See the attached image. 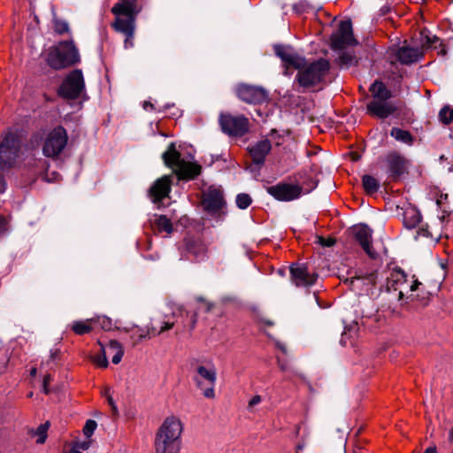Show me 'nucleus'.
<instances>
[{
	"mask_svg": "<svg viewBox=\"0 0 453 453\" xmlns=\"http://www.w3.org/2000/svg\"><path fill=\"white\" fill-rule=\"evenodd\" d=\"M138 0H119L111 8L115 19L112 22V27L119 33L125 35V48L133 47V39L135 31V20L137 15L142 11V7L137 3Z\"/></svg>",
	"mask_w": 453,
	"mask_h": 453,
	"instance_id": "f257e3e1",
	"label": "nucleus"
},
{
	"mask_svg": "<svg viewBox=\"0 0 453 453\" xmlns=\"http://www.w3.org/2000/svg\"><path fill=\"white\" fill-rule=\"evenodd\" d=\"M182 430V423L179 418L174 416L166 418L156 435V453H179Z\"/></svg>",
	"mask_w": 453,
	"mask_h": 453,
	"instance_id": "f03ea898",
	"label": "nucleus"
},
{
	"mask_svg": "<svg viewBox=\"0 0 453 453\" xmlns=\"http://www.w3.org/2000/svg\"><path fill=\"white\" fill-rule=\"evenodd\" d=\"M24 137L17 130L11 128L0 136V171L13 167L19 159L24 145Z\"/></svg>",
	"mask_w": 453,
	"mask_h": 453,
	"instance_id": "7ed1b4c3",
	"label": "nucleus"
},
{
	"mask_svg": "<svg viewBox=\"0 0 453 453\" xmlns=\"http://www.w3.org/2000/svg\"><path fill=\"white\" fill-rule=\"evenodd\" d=\"M370 91L372 100L367 104V112L379 119H386L396 111V107L388 101L392 96L391 91L380 81H374Z\"/></svg>",
	"mask_w": 453,
	"mask_h": 453,
	"instance_id": "20e7f679",
	"label": "nucleus"
},
{
	"mask_svg": "<svg viewBox=\"0 0 453 453\" xmlns=\"http://www.w3.org/2000/svg\"><path fill=\"white\" fill-rule=\"evenodd\" d=\"M162 157L165 164L173 169V173L179 180H193L201 173L202 167L200 165L187 162L180 158V153L176 150L174 143L168 146Z\"/></svg>",
	"mask_w": 453,
	"mask_h": 453,
	"instance_id": "39448f33",
	"label": "nucleus"
},
{
	"mask_svg": "<svg viewBox=\"0 0 453 453\" xmlns=\"http://www.w3.org/2000/svg\"><path fill=\"white\" fill-rule=\"evenodd\" d=\"M46 61L53 69L60 70L80 62V56L73 42H61L48 50Z\"/></svg>",
	"mask_w": 453,
	"mask_h": 453,
	"instance_id": "423d86ee",
	"label": "nucleus"
},
{
	"mask_svg": "<svg viewBox=\"0 0 453 453\" xmlns=\"http://www.w3.org/2000/svg\"><path fill=\"white\" fill-rule=\"evenodd\" d=\"M328 70L329 62L321 58L299 69L296 81L301 87L308 88L319 84L324 79Z\"/></svg>",
	"mask_w": 453,
	"mask_h": 453,
	"instance_id": "0eeeda50",
	"label": "nucleus"
},
{
	"mask_svg": "<svg viewBox=\"0 0 453 453\" xmlns=\"http://www.w3.org/2000/svg\"><path fill=\"white\" fill-rule=\"evenodd\" d=\"M185 313L187 316L189 314L188 311H185L182 305H175L173 306L168 312H165L163 314L162 319L160 321L161 326L157 331V328L153 326H147L146 330L141 329V333L138 335V338L134 341V345H136L142 340L150 338L151 336L158 335L162 333L169 331L172 329L175 324L173 319L178 316H182Z\"/></svg>",
	"mask_w": 453,
	"mask_h": 453,
	"instance_id": "6e6552de",
	"label": "nucleus"
},
{
	"mask_svg": "<svg viewBox=\"0 0 453 453\" xmlns=\"http://www.w3.org/2000/svg\"><path fill=\"white\" fill-rule=\"evenodd\" d=\"M193 380L196 387L203 391L204 397L208 399L215 397L214 387L217 380V371L213 365H198L196 367Z\"/></svg>",
	"mask_w": 453,
	"mask_h": 453,
	"instance_id": "1a4fd4ad",
	"label": "nucleus"
},
{
	"mask_svg": "<svg viewBox=\"0 0 453 453\" xmlns=\"http://www.w3.org/2000/svg\"><path fill=\"white\" fill-rule=\"evenodd\" d=\"M67 142L66 130L58 126L47 134L42 144V154L47 157L57 158L63 152Z\"/></svg>",
	"mask_w": 453,
	"mask_h": 453,
	"instance_id": "9d476101",
	"label": "nucleus"
},
{
	"mask_svg": "<svg viewBox=\"0 0 453 453\" xmlns=\"http://www.w3.org/2000/svg\"><path fill=\"white\" fill-rule=\"evenodd\" d=\"M202 206L210 216L222 219L226 214L223 191L219 188L210 187L203 193Z\"/></svg>",
	"mask_w": 453,
	"mask_h": 453,
	"instance_id": "9b49d317",
	"label": "nucleus"
},
{
	"mask_svg": "<svg viewBox=\"0 0 453 453\" xmlns=\"http://www.w3.org/2000/svg\"><path fill=\"white\" fill-rule=\"evenodd\" d=\"M219 121L221 130L230 136H243L250 129L249 119L242 115L221 113Z\"/></svg>",
	"mask_w": 453,
	"mask_h": 453,
	"instance_id": "f8f14e48",
	"label": "nucleus"
},
{
	"mask_svg": "<svg viewBox=\"0 0 453 453\" xmlns=\"http://www.w3.org/2000/svg\"><path fill=\"white\" fill-rule=\"evenodd\" d=\"M85 88L84 78L81 70L72 71L64 80L58 89V94L68 99H75L80 96Z\"/></svg>",
	"mask_w": 453,
	"mask_h": 453,
	"instance_id": "ddd939ff",
	"label": "nucleus"
},
{
	"mask_svg": "<svg viewBox=\"0 0 453 453\" xmlns=\"http://www.w3.org/2000/svg\"><path fill=\"white\" fill-rule=\"evenodd\" d=\"M352 34V23L350 20H343L339 24V29L331 35V48L342 50L349 45L356 44Z\"/></svg>",
	"mask_w": 453,
	"mask_h": 453,
	"instance_id": "4468645a",
	"label": "nucleus"
},
{
	"mask_svg": "<svg viewBox=\"0 0 453 453\" xmlns=\"http://www.w3.org/2000/svg\"><path fill=\"white\" fill-rule=\"evenodd\" d=\"M267 192L279 201L289 202L300 197L303 188L297 184L281 182L267 188Z\"/></svg>",
	"mask_w": 453,
	"mask_h": 453,
	"instance_id": "2eb2a0df",
	"label": "nucleus"
},
{
	"mask_svg": "<svg viewBox=\"0 0 453 453\" xmlns=\"http://www.w3.org/2000/svg\"><path fill=\"white\" fill-rule=\"evenodd\" d=\"M237 96L248 104H261L267 99L266 91L259 87L250 85H239L236 88Z\"/></svg>",
	"mask_w": 453,
	"mask_h": 453,
	"instance_id": "dca6fc26",
	"label": "nucleus"
},
{
	"mask_svg": "<svg viewBox=\"0 0 453 453\" xmlns=\"http://www.w3.org/2000/svg\"><path fill=\"white\" fill-rule=\"evenodd\" d=\"M274 51L284 63L286 69L293 67L299 70L305 65V59L295 52L290 47L276 45L274 46Z\"/></svg>",
	"mask_w": 453,
	"mask_h": 453,
	"instance_id": "f3484780",
	"label": "nucleus"
},
{
	"mask_svg": "<svg viewBox=\"0 0 453 453\" xmlns=\"http://www.w3.org/2000/svg\"><path fill=\"white\" fill-rule=\"evenodd\" d=\"M289 270L291 280L296 287L313 285L318 278L317 273H311L304 265H292Z\"/></svg>",
	"mask_w": 453,
	"mask_h": 453,
	"instance_id": "a211bd4d",
	"label": "nucleus"
},
{
	"mask_svg": "<svg viewBox=\"0 0 453 453\" xmlns=\"http://www.w3.org/2000/svg\"><path fill=\"white\" fill-rule=\"evenodd\" d=\"M271 150L272 144L268 139H263L248 147V151L253 163L258 165H264L265 157L269 154Z\"/></svg>",
	"mask_w": 453,
	"mask_h": 453,
	"instance_id": "6ab92c4d",
	"label": "nucleus"
},
{
	"mask_svg": "<svg viewBox=\"0 0 453 453\" xmlns=\"http://www.w3.org/2000/svg\"><path fill=\"white\" fill-rule=\"evenodd\" d=\"M356 240L362 246L366 254L375 257L376 253L372 249V230L365 225H358L353 229Z\"/></svg>",
	"mask_w": 453,
	"mask_h": 453,
	"instance_id": "aec40b11",
	"label": "nucleus"
},
{
	"mask_svg": "<svg viewBox=\"0 0 453 453\" xmlns=\"http://www.w3.org/2000/svg\"><path fill=\"white\" fill-rule=\"evenodd\" d=\"M171 190V176L165 175L157 180L150 189L153 202L157 203L166 197Z\"/></svg>",
	"mask_w": 453,
	"mask_h": 453,
	"instance_id": "412c9836",
	"label": "nucleus"
},
{
	"mask_svg": "<svg viewBox=\"0 0 453 453\" xmlns=\"http://www.w3.org/2000/svg\"><path fill=\"white\" fill-rule=\"evenodd\" d=\"M386 161L389 172L394 178L399 177L404 173L406 168V160L399 153L395 151L390 152L387 156Z\"/></svg>",
	"mask_w": 453,
	"mask_h": 453,
	"instance_id": "4be33fe9",
	"label": "nucleus"
},
{
	"mask_svg": "<svg viewBox=\"0 0 453 453\" xmlns=\"http://www.w3.org/2000/svg\"><path fill=\"white\" fill-rule=\"evenodd\" d=\"M187 255H191L196 261L203 260L207 256V247L198 239H188L185 241Z\"/></svg>",
	"mask_w": 453,
	"mask_h": 453,
	"instance_id": "5701e85b",
	"label": "nucleus"
},
{
	"mask_svg": "<svg viewBox=\"0 0 453 453\" xmlns=\"http://www.w3.org/2000/svg\"><path fill=\"white\" fill-rule=\"evenodd\" d=\"M423 53L418 48H410L403 46L396 51V58L403 65H409L418 61Z\"/></svg>",
	"mask_w": 453,
	"mask_h": 453,
	"instance_id": "b1692460",
	"label": "nucleus"
},
{
	"mask_svg": "<svg viewBox=\"0 0 453 453\" xmlns=\"http://www.w3.org/2000/svg\"><path fill=\"white\" fill-rule=\"evenodd\" d=\"M406 275L403 272H395L391 274V278L388 282V290L398 291L397 299L402 300L403 297V286L406 281Z\"/></svg>",
	"mask_w": 453,
	"mask_h": 453,
	"instance_id": "393cba45",
	"label": "nucleus"
},
{
	"mask_svg": "<svg viewBox=\"0 0 453 453\" xmlns=\"http://www.w3.org/2000/svg\"><path fill=\"white\" fill-rule=\"evenodd\" d=\"M421 220L420 212L414 207H407L403 212V225L406 228L416 227Z\"/></svg>",
	"mask_w": 453,
	"mask_h": 453,
	"instance_id": "a878e982",
	"label": "nucleus"
},
{
	"mask_svg": "<svg viewBox=\"0 0 453 453\" xmlns=\"http://www.w3.org/2000/svg\"><path fill=\"white\" fill-rule=\"evenodd\" d=\"M390 135L396 141L408 145H412L414 142V137L409 131L398 127H393L390 131Z\"/></svg>",
	"mask_w": 453,
	"mask_h": 453,
	"instance_id": "bb28decb",
	"label": "nucleus"
},
{
	"mask_svg": "<svg viewBox=\"0 0 453 453\" xmlns=\"http://www.w3.org/2000/svg\"><path fill=\"white\" fill-rule=\"evenodd\" d=\"M153 224L157 226L158 232L171 234L173 231L171 220L165 215L157 216Z\"/></svg>",
	"mask_w": 453,
	"mask_h": 453,
	"instance_id": "cd10ccee",
	"label": "nucleus"
},
{
	"mask_svg": "<svg viewBox=\"0 0 453 453\" xmlns=\"http://www.w3.org/2000/svg\"><path fill=\"white\" fill-rule=\"evenodd\" d=\"M92 321L93 319L74 321L72 325V330L79 335L88 334L92 330Z\"/></svg>",
	"mask_w": 453,
	"mask_h": 453,
	"instance_id": "c85d7f7f",
	"label": "nucleus"
},
{
	"mask_svg": "<svg viewBox=\"0 0 453 453\" xmlns=\"http://www.w3.org/2000/svg\"><path fill=\"white\" fill-rule=\"evenodd\" d=\"M50 427V423L47 421L44 424L40 425L35 430L30 431V435L37 436L36 442L38 444H42L45 442L47 438V431Z\"/></svg>",
	"mask_w": 453,
	"mask_h": 453,
	"instance_id": "c756f323",
	"label": "nucleus"
},
{
	"mask_svg": "<svg viewBox=\"0 0 453 453\" xmlns=\"http://www.w3.org/2000/svg\"><path fill=\"white\" fill-rule=\"evenodd\" d=\"M362 182L365 192L369 195L375 193L379 188V182L371 175H364Z\"/></svg>",
	"mask_w": 453,
	"mask_h": 453,
	"instance_id": "7c9ffc66",
	"label": "nucleus"
},
{
	"mask_svg": "<svg viewBox=\"0 0 453 453\" xmlns=\"http://www.w3.org/2000/svg\"><path fill=\"white\" fill-rule=\"evenodd\" d=\"M338 63L341 66L348 68L357 63V58L350 53L342 52L338 57Z\"/></svg>",
	"mask_w": 453,
	"mask_h": 453,
	"instance_id": "2f4dec72",
	"label": "nucleus"
},
{
	"mask_svg": "<svg viewBox=\"0 0 453 453\" xmlns=\"http://www.w3.org/2000/svg\"><path fill=\"white\" fill-rule=\"evenodd\" d=\"M251 197L248 194H239L236 197V204L240 209H246L251 203Z\"/></svg>",
	"mask_w": 453,
	"mask_h": 453,
	"instance_id": "473e14b6",
	"label": "nucleus"
},
{
	"mask_svg": "<svg viewBox=\"0 0 453 453\" xmlns=\"http://www.w3.org/2000/svg\"><path fill=\"white\" fill-rule=\"evenodd\" d=\"M440 119L444 124H449L453 120V109L444 107L439 113Z\"/></svg>",
	"mask_w": 453,
	"mask_h": 453,
	"instance_id": "72a5a7b5",
	"label": "nucleus"
},
{
	"mask_svg": "<svg viewBox=\"0 0 453 453\" xmlns=\"http://www.w3.org/2000/svg\"><path fill=\"white\" fill-rule=\"evenodd\" d=\"M93 362L99 367L106 368L108 366V360L106 357V351L104 347H102V354L95 356L93 357Z\"/></svg>",
	"mask_w": 453,
	"mask_h": 453,
	"instance_id": "f704fd0d",
	"label": "nucleus"
},
{
	"mask_svg": "<svg viewBox=\"0 0 453 453\" xmlns=\"http://www.w3.org/2000/svg\"><path fill=\"white\" fill-rule=\"evenodd\" d=\"M96 426H97V424H96V422L95 420H93V419L87 420V422H86V424H85V426L83 427V434H84V435L87 438H89L93 434V433L96 430Z\"/></svg>",
	"mask_w": 453,
	"mask_h": 453,
	"instance_id": "c9c22d12",
	"label": "nucleus"
},
{
	"mask_svg": "<svg viewBox=\"0 0 453 453\" xmlns=\"http://www.w3.org/2000/svg\"><path fill=\"white\" fill-rule=\"evenodd\" d=\"M54 29L55 31L59 34L63 35L65 33H67L69 31V26L68 24L61 19H55L54 22Z\"/></svg>",
	"mask_w": 453,
	"mask_h": 453,
	"instance_id": "e433bc0d",
	"label": "nucleus"
},
{
	"mask_svg": "<svg viewBox=\"0 0 453 453\" xmlns=\"http://www.w3.org/2000/svg\"><path fill=\"white\" fill-rule=\"evenodd\" d=\"M112 346V348L116 349V353L112 355V363L117 365L121 361L124 355V349L120 343H113Z\"/></svg>",
	"mask_w": 453,
	"mask_h": 453,
	"instance_id": "4c0bfd02",
	"label": "nucleus"
},
{
	"mask_svg": "<svg viewBox=\"0 0 453 453\" xmlns=\"http://www.w3.org/2000/svg\"><path fill=\"white\" fill-rule=\"evenodd\" d=\"M317 242L322 247H332L335 243V240L334 238H324L322 236H317Z\"/></svg>",
	"mask_w": 453,
	"mask_h": 453,
	"instance_id": "58836bf2",
	"label": "nucleus"
},
{
	"mask_svg": "<svg viewBox=\"0 0 453 453\" xmlns=\"http://www.w3.org/2000/svg\"><path fill=\"white\" fill-rule=\"evenodd\" d=\"M197 302L203 303V305H205V311L210 312L212 308L214 307V304L209 301H207L205 298L199 296L196 298Z\"/></svg>",
	"mask_w": 453,
	"mask_h": 453,
	"instance_id": "ea45409f",
	"label": "nucleus"
},
{
	"mask_svg": "<svg viewBox=\"0 0 453 453\" xmlns=\"http://www.w3.org/2000/svg\"><path fill=\"white\" fill-rule=\"evenodd\" d=\"M50 380H51V376L50 374H46L43 377L42 387H43V392L45 394H49L50 393L49 384H50Z\"/></svg>",
	"mask_w": 453,
	"mask_h": 453,
	"instance_id": "a19ab883",
	"label": "nucleus"
},
{
	"mask_svg": "<svg viewBox=\"0 0 453 453\" xmlns=\"http://www.w3.org/2000/svg\"><path fill=\"white\" fill-rule=\"evenodd\" d=\"M261 396L258 395H254L249 402V404H248V408L249 409H251L252 407H254L255 405L261 403Z\"/></svg>",
	"mask_w": 453,
	"mask_h": 453,
	"instance_id": "79ce46f5",
	"label": "nucleus"
},
{
	"mask_svg": "<svg viewBox=\"0 0 453 453\" xmlns=\"http://www.w3.org/2000/svg\"><path fill=\"white\" fill-rule=\"evenodd\" d=\"M113 343H119V342L115 340L110 341V342L107 346V350H105L106 352L112 354V355H114L116 353V349L114 348H112Z\"/></svg>",
	"mask_w": 453,
	"mask_h": 453,
	"instance_id": "37998d69",
	"label": "nucleus"
},
{
	"mask_svg": "<svg viewBox=\"0 0 453 453\" xmlns=\"http://www.w3.org/2000/svg\"><path fill=\"white\" fill-rule=\"evenodd\" d=\"M279 366L281 371L285 372L289 369V365L287 362H281L280 360H278Z\"/></svg>",
	"mask_w": 453,
	"mask_h": 453,
	"instance_id": "c03bdc74",
	"label": "nucleus"
},
{
	"mask_svg": "<svg viewBox=\"0 0 453 453\" xmlns=\"http://www.w3.org/2000/svg\"><path fill=\"white\" fill-rule=\"evenodd\" d=\"M191 329H193L195 326H196V324L197 322V312H194L192 315H191Z\"/></svg>",
	"mask_w": 453,
	"mask_h": 453,
	"instance_id": "a18cd8bd",
	"label": "nucleus"
},
{
	"mask_svg": "<svg viewBox=\"0 0 453 453\" xmlns=\"http://www.w3.org/2000/svg\"><path fill=\"white\" fill-rule=\"evenodd\" d=\"M107 402L111 406L113 412L117 413V407H116L114 401L111 395L107 397Z\"/></svg>",
	"mask_w": 453,
	"mask_h": 453,
	"instance_id": "49530a36",
	"label": "nucleus"
},
{
	"mask_svg": "<svg viewBox=\"0 0 453 453\" xmlns=\"http://www.w3.org/2000/svg\"><path fill=\"white\" fill-rule=\"evenodd\" d=\"M421 283L418 280H415L413 281V283L411 285L410 287V290L411 291H415L418 289V287L420 285Z\"/></svg>",
	"mask_w": 453,
	"mask_h": 453,
	"instance_id": "de8ad7c7",
	"label": "nucleus"
},
{
	"mask_svg": "<svg viewBox=\"0 0 453 453\" xmlns=\"http://www.w3.org/2000/svg\"><path fill=\"white\" fill-rule=\"evenodd\" d=\"M439 39L436 36H434V38L431 40L427 35H426V42L428 45L435 43Z\"/></svg>",
	"mask_w": 453,
	"mask_h": 453,
	"instance_id": "09e8293b",
	"label": "nucleus"
},
{
	"mask_svg": "<svg viewBox=\"0 0 453 453\" xmlns=\"http://www.w3.org/2000/svg\"><path fill=\"white\" fill-rule=\"evenodd\" d=\"M5 188V183L2 176H0V192H3Z\"/></svg>",
	"mask_w": 453,
	"mask_h": 453,
	"instance_id": "8fccbe9b",
	"label": "nucleus"
},
{
	"mask_svg": "<svg viewBox=\"0 0 453 453\" xmlns=\"http://www.w3.org/2000/svg\"><path fill=\"white\" fill-rule=\"evenodd\" d=\"M418 234H421L423 236H427L428 235V231L426 229H424V228H420L418 231Z\"/></svg>",
	"mask_w": 453,
	"mask_h": 453,
	"instance_id": "3c124183",
	"label": "nucleus"
},
{
	"mask_svg": "<svg viewBox=\"0 0 453 453\" xmlns=\"http://www.w3.org/2000/svg\"><path fill=\"white\" fill-rule=\"evenodd\" d=\"M424 453H437L435 447L427 448Z\"/></svg>",
	"mask_w": 453,
	"mask_h": 453,
	"instance_id": "603ef678",
	"label": "nucleus"
},
{
	"mask_svg": "<svg viewBox=\"0 0 453 453\" xmlns=\"http://www.w3.org/2000/svg\"><path fill=\"white\" fill-rule=\"evenodd\" d=\"M58 353H59V352H58V349H55V350L51 351V353H50V358H51V359H55V358H57V357H58Z\"/></svg>",
	"mask_w": 453,
	"mask_h": 453,
	"instance_id": "864d4df0",
	"label": "nucleus"
},
{
	"mask_svg": "<svg viewBox=\"0 0 453 453\" xmlns=\"http://www.w3.org/2000/svg\"><path fill=\"white\" fill-rule=\"evenodd\" d=\"M89 446V442H82L79 445V447L82 449H87Z\"/></svg>",
	"mask_w": 453,
	"mask_h": 453,
	"instance_id": "5fc2aeb1",
	"label": "nucleus"
},
{
	"mask_svg": "<svg viewBox=\"0 0 453 453\" xmlns=\"http://www.w3.org/2000/svg\"><path fill=\"white\" fill-rule=\"evenodd\" d=\"M35 374H36V369H35V368H33V369L31 370V375H32V376H35Z\"/></svg>",
	"mask_w": 453,
	"mask_h": 453,
	"instance_id": "6e6d98bb",
	"label": "nucleus"
},
{
	"mask_svg": "<svg viewBox=\"0 0 453 453\" xmlns=\"http://www.w3.org/2000/svg\"><path fill=\"white\" fill-rule=\"evenodd\" d=\"M4 219H0V228L4 226Z\"/></svg>",
	"mask_w": 453,
	"mask_h": 453,
	"instance_id": "4d7b16f0",
	"label": "nucleus"
},
{
	"mask_svg": "<svg viewBox=\"0 0 453 453\" xmlns=\"http://www.w3.org/2000/svg\"><path fill=\"white\" fill-rule=\"evenodd\" d=\"M280 349L283 352H286V349L284 347H280Z\"/></svg>",
	"mask_w": 453,
	"mask_h": 453,
	"instance_id": "13d9d810",
	"label": "nucleus"
},
{
	"mask_svg": "<svg viewBox=\"0 0 453 453\" xmlns=\"http://www.w3.org/2000/svg\"><path fill=\"white\" fill-rule=\"evenodd\" d=\"M450 436L453 438V428L450 431Z\"/></svg>",
	"mask_w": 453,
	"mask_h": 453,
	"instance_id": "bf43d9fd",
	"label": "nucleus"
},
{
	"mask_svg": "<svg viewBox=\"0 0 453 453\" xmlns=\"http://www.w3.org/2000/svg\"><path fill=\"white\" fill-rule=\"evenodd\" d=\"M73 453H81V452L74 450Z\"/></svg>",
	"mask_w": 453,
	"mask_h": 453,
	"instance_id": "052dcab7",
	"label": "nucleus"
},
{
	"mask_svg": "<svg viewBox=\"0 0 453 453\" xmlns=\"http://www.w3.org/2000/svg\"><path fill=\"white\" fill-rule=\"evenodd\" d=\"M339 453H345V451L344 450H341Z\"/></svg>",
	"mask_w": 453,
	"mask_h": 453,
	"instance_id": "680f3d73",
	"label": "nucleus"
}]
</instances>
